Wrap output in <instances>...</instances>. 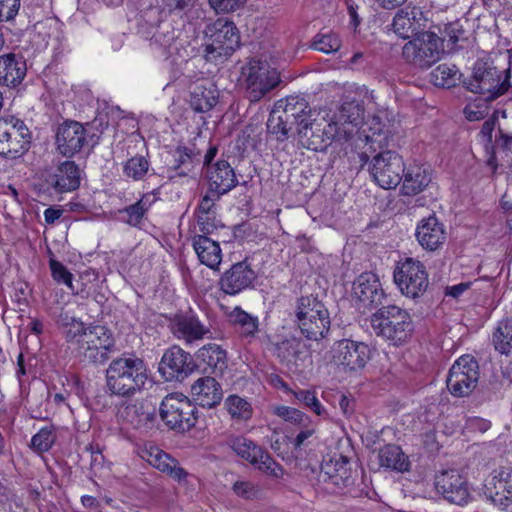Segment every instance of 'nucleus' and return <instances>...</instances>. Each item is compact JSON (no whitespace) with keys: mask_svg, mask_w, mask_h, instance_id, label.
Returning <instances> with one entry per match:
<instances>
[{"mask_svg":"<svg viewBox=\"0 0 512 512\" xmlns=\"http://www.w3.org/2000/svg\"><path fill=\"white\" fill-rule=\"evenodd\" d=\"M330 353L335 364L342 365L349 370H358L364 368L369 361L371 350L363 342L342 339L334 343Z\"/></svg>","mask_w":512,"mask_h":512,"instance_id":"nucleus-18","label":"nucleus"},{"mask_svg":"<svg viewBox=\"0 0 512 512\" xmlns=\"http://www.w3.org/2000/svg\"><path fill=\"white\" fill-rule=\"evenodd\" d=\"M485 487L494 503L508 506L512 502V468L501 467L495 470Z\"/></svg>","mask_w":512,"mask_h":512,"instance_id":"nucleus-26","label":"nucleus"},{"mask_svg":"<svg viewBox=\"0 0 512 512\" xmlns=\"http://www.w3.org/2000/svg\"><path fill=\"white\" fill-rule=\"evenodd\" d=\"M379 462L382 467L390 468L399 472L407 471L409 461L401 448L394 444L384 446L379 451Z\"/></svg>","mask_w":512,"mask_h":512,"instance_id":"nucleus-40","label":"nucleus"},{"mask_svg":"<svg viewBox=\"0 0 512 512\" xmlns=\"http://www.w3.org/2000/svg\"><path fill=\"white\" fill-rule=\"evenodd\" d=\"M393 276L402 294L413 299L422 296L429 285L425 266L413 258L398 262Z\"/></svg>","mask_w":512,"mask_h":512,"instance_id":"nucleus-14","label":"nucleus"},{"mask_svg":"<svg viewBox=\"0 0 512 512\" xmlns=\"http://www.w3.org/2000/svg\"><path fill=\"white\" fill-rule=\"evenodd\" d=\"M209 5L217 13H229L243 7L246 0H208Z\"/></svg>","mask_w":512,"mask_h":512,"instance_id":"nucleus-58","label":"nucleus"},{"mask_svg":"<svg viewBox=\"0 0 512 512\" xmlns=\"http://www.w3.org/2000/svg\"><path fill=\"white\" fill-rule=\"evenodd\" d=\"M341 127L337 122L324 117H313L295 130L298 144L311 151L324 152L340 137Z\"/></svg>","mask_w":512,"mask_h":512,"instance_id":"nucleus-9","label":"nucleus"},{"mask_svg":"<svg viewBox=\"0 0 512 512\" xmlns=\"http://www.w3.org/2000/svg\"><path fill=\"white\" fill-rule=\"evenodd\" d=\"M245 95L250 102H258L281 82L280 74L266 61L251 59L243 68Z\"/></svg>","mask_w":512,"mask_h":512,"instance_id":"nucleus-8","label":"nucleus"},{"mask_svg":"<svg viewBox=\"0 0 512 512\" xmlns=\"http://www.w3.org/2000/svg\"><path fill=\"white\" fill-rule=\"evenodd\" d=\"M208 234L193 237V248L199 261L212 270H218L222 261V251L217 241L210 239Z\"/></svg>","mask_w":512,"mask_h":512,"instance_id":"nucleus-30","label":"nucleus"},{"mask_svg":"<svg viewBox=\"0 0 512 512\" xmlns=\"http://www.w3.org/2000/svg\"><path fill=\"white\" fill-rule=\"evenodd\" d=\"M221 196L208 188L206 194L201 198L197 208V224L201 233L210 234L216 228L212 220L216 214V202L220 200Z\"/></svg>","mask_w":512,"mask_h":512,"instance_id":"nucleus-34","label":"nucleus"},{"mask_svg":"<svg viewBox=\"0 0 512 512\" xmlns=\"http://www.w3.org/2000/svg\"><path fill=\"white\" fill-rule=\"evenodd\" d=\"M479 366L470 355L460 357L450 368L447 377V387L451 394L457 397L468 396L477 386Z\"/></svg>","mask_w":512,"mask_h":512,"instance_id":"nucleus-15","label":"nucleus"},{"mask_svg":"<svg viewBox=\"0 0 512 512\" xmlns=\"http://www.w3.org/2000/svg\"><path fill=\"white\" fill-rule=\"evenodd\" d=\"M177 37L176 30L170 23H162L157 27L150 41L151 44L170 49Z\"/></svg>","mask_w":512,"mask_h":512,"instance_id":"nucleus-50","label":"nucleus"},{"mask_svg":"<svg viewBox=\"0 0 512 512\" xmlns=\"http://www.w3.org/2000/svg\"><path fill=\"white\" fill-rule=\"evenodd\" d=\"M312 47L318 51L329 54L336 52L341 47V41L336 34H318L314 37Z\"/></svg>","mask_w":512,"mask_h":512,"instance_id":"nucleus-53","label":"nucleus"},{"mask_svg":"<svg viewBox=\"0 0 512 512\" xmlns=\"http://www.w3.org/2000/svg\"><path fill=\"white\" fill-rule=\"evenodd\" d=\"M434 484L437 492L450 503L462 506L468 503L471 497L466 478L456 469L437 473Z\"/></svg>","mask_w":512,"mask_h":512,"instance_id":"nucleus-17","label":"nucleus"},{"mask_svg":"<svg viewBox=\"0 0 512 512\" xmlns=\"http://www.w3.org/2000/svg\"><path fill=\"white\" fill-rule=\"evenodd\" d=\"M375 334L393 345L405 343L414 330L409 313L396 305L383 306L371 316Z\"/></svg>","mask_w":512,"mask_h":512,"instance_id":"nucleus-4","label":"nucleus"},{"mask_svg":"<svg viewBox=\"0 0 512 512\" xmlns=\"http://www.w3.org/2000/svg\"><path fill=\"white\" fill-rule=\"evenodd\" d=\"M228 445L239 457L249 462L260 472L274 479L283 477V467L272 458L266 449L254 441L243 436H237L229 439Z\"/></svg>","mask_w":512,"mask_h":512,"instance_id":"nucleus-11","label":"nucleus"},{"mask_svg":"<svg viewBox=\"0 0 512 512\" xmlns=\"http://www.w3.org/2000/svg\"><path fill=\"white\" fill-rule=\"evenodd\" d=\"M206 178L208 188L221 195L227 194L238 184L236 173L226 160H218L209 166Z\"/></svg>","mask_w":512,"mask_h":512,"instance_id":"nucleus-25","label":"nucleus"},{"mask_svg":"<svg viewBox=\"0 0 512 512\" xmlns=\"http://www.w3.org/2000/svg\"><path fill=\"white\" fill-rule=\"evenodd\" d=\"M197 368L190 353L179 346L167 349L159 363L158 370L166 381L182 382Z\"/></svg>","mask_w":512,"mask_h":512,"instance_id":"nucleus-16","label":"nucleus"},{"mask_svg":"<svg viewBox=\"0 0 512 512\" xmlns=\"http://www.w3.org/2000/svg\"><path fill=\"white\" fill-rule=\"evenodd\" d=\"M274 413L285 421L293 424H303L308 420V417L303 412L293 407L277 406L274 409Z\"/></svg>","mask_w":512,"mask_h":512,"instance_id":"nucleus-56","label":"nucleus"},{"mask_svg":"<svg viewBox=\"0 0 512 512\" xmlns=\"http://www.w3.org/2000/svg\"><path fill=\"white\" fill-rule=\"evenodd\" d=\"M49 265L53 279L58 284L66 285L72 292H74V287L72 283L73 274L69 272L68 269L61 262L55 259H50Z\"/></svg>","mask_w":512,"mask_h":512,"instance_id":"nucleus-55","label":"nucleus"},{"mask_svg":"<svg viewBox=\"0 0 512 512\" xmlns=\"http://www.w3.org/2000/svg\"><path fill=\"white\" fill-rule=\"evenodd\" d=\"M210 42L205 45L204 58L215 64L223 63L240 47V35L232 21L217 19L206 29Z\"/></svg>","mask_w":512,"mask_h":512,"instance_id":"nucleus-7","label":"nucleus"},{"mask_svg":"<svg viewBox=\"0 0 512 512\" xmlns=\"http://www.w3.org/2000/svg\"><path fill=\"white\" fill-rule=\"evenodd\" d=\"M81 170L74 161L66 160L60 163L46 178L49 188L62 194L79 188Z\"/></svg>","mask_w":512,"mask_h":512,"instance_id":"nucleus-22","label":"nucleus"},{"mask_svg":"<svg viewBox=\"0 0 512 512\" xmlns=\"http://www.w3.org/2000/svg\"><path fill=\"white\" fill-rule=\"evenodd\" d=\"M229 318L242 337H255L259 327L258 317L247 313L241 307H235L229 314Z\"/></svg>","mask_w":512,"mask_h":512,"instance_id":"nucleus-42","label":"nucleus"},{"mask_svg":"<svg viewBox=\"0 0 512 512\" xmlns=\"http://www.w3.org/2000/svg\"><path fill=\"white\" fill-rule=\"evenodd\" d=\"M55 441L53 426L43 427L31 439V447L37 452L48 451Z\"/></svg>","mask_w":512,"mask_h":512,"instance_id":"nucleus-52","label":"nucleus"},{"mask_svg":"<svg viewBox=\"0 0 512 512\" xmlns=\"http://www.w3.org/2000/svg\"><path fill=\"white\" fill-rule=\"evenodd\" d=\"M430 171L423 166L410 167L403 173L401 191L403 195L412 196L422 192L431 182Z\"/></svg>","mask_w":512,"mask_h":512,"instance_id":"nucleus-37","label":"nucleus"},{"mask_svg":"<svg viewBox=\"0 0 512 512\" xmlns=\"http://www.w3.org/2000/svg\"><path fill=\"white\" fill-rule=\"evenodd\" d=\"M353 296L359 310H371L382 304L385 298L379 278L372 272L362 273L353 283Z\"/></svg>","mask_w":512,"mask_h":512,"instance_id":"nucleus-19","label":"nucleus"},{"mask_svg":"<svg viewBox=\"0 0 512 512\" xmlns=\"http://www.w3.org/2000/svg\"><path fill=\"white\" fill-rule=\"evenodd\" d=\"M169 327L176 338L183 339L187 343L202 340L210 333L209 327L192 313L176 314L171 319Z\"/></svg>","mask_w":512,"mask_h":512,"instance_id":"nucleus-23","label":"nucleus"},{"mask_svg":"<svg viewBox=\"0 0 512 512\" xmlns=\"http://www.w3.org/2000/svg\"><path fill=\"white\" fill-rule=\"evenodd\" d=\"M415 236L420 246L427 251L438 250L447 238L443 223L434 215L423 218L418 223Z\"/></svg>","mask_w":512,"mask_h":512,"instance_id":"nucleus-24","label":"nucleus"},{"mask_svg":"<svg viewBox=\"0 0 512 512\" xmlns=\"http://www.w3.org/2000/svg\"><path fill=\"white\" fill-rule=\"evenodd\" d=\"M162 3L169 12H183L193 6L192 0H162Z\"/></svg>","mask_w":512,"mask_h":512,"instance_id":"nucleus-60","label":"nucleus"},{"mask_svg":"<svg viewBox=\"0 0 512 512\" xmlns=\"http://www.w3.org/2000/svg\"><path fill=\"white\" fill-rule=\"evenodd\" d=\"M497 123L496 117H491L487 119L483 124L482 128L480 130V135L484 140H486L488 143L492 142V134L495 129Z\"/></svg>","mask_w":512,"mask_h":512,"instance_id":"nucleus-61","label":"nucleus"},{"mask_svg":"<svg viewBox=\"0 0 512 512\" xmlns=\"http://www.w3.org/2000/svg\"><path fill=\"white\" fill-rule=\"evenodd\" d=\"M154 201L155 197L152 194L142 195L134 204L118 210V214L121 215L120 220L131 227L141 228L143 220Z\"/></svg>","mask_w":512,"mask_h":512,"instance_id":"nucleus-36","label":"nucleus"},{"mask_svg":"<svg viewBox=\"0 0 512 512\" xmlns=\"http://www.w3.org/2000/svg\"><path fill=\"white\" fill-rule=\"evenodd\" d=\"M31 134L24 122L14 116L0 118V156L16 159L25 154Z\"/></svg>","mask_w":512,"mask_h":512,"instance_id":"nucleus-13","label":"nucleus"},{"mask_svg":"<svg viewBox=\"0 0 512 512\" xmlns=\"http://www.w3.org/2000/svg\"><path fill=\"white\" fill-rule=\"evenodd\" d=\"M232 492L239 498L253 501L261 496V488L252 481L237 479L231 487Z\"/></svg>","mask_w":512,"mask_h":512,"instance_id":"nucleus-48","label":"nucleus"},{"mask_svg":"<svg viewBox=\"0 0 512 512\" xmlns=\"http://www.w3.org/2000/svg\"><path fill=\"white\" fill-rule=\"evenodd\" d=\"M60 319L65 326V340L81 361L103 365L117 351L113 332L106 326L86 325L67 314H61Z\"/></svg>","mask_w":512,"mask_h":512,"instance_id":"nucleus-1","label":"nucleus"},{"mask_svg":"<svg viewBox=\"0 0 512 512\" xmlns=\"http://www.w3.org/2000/svg\"><path fill=\"white\" fill-rule=\"evenodd\" d=\"M86 129L77 121H65L56 132V145L60 154L72 157L80 152L86 143Z\"/></svg>","mask_w":512,"mask_h":512,"instance_id":"nucleus-21","label":"nucleus"},{"mask_svg":"<svg viewBox=\"0 0 512 512\" xmlns=\"http://www.w3.org/2000/svg\"><path fill=\"white\" fill-rule=\"evenodd\" d=\"M280 107H282V100L275 105L268 117L267 131L275 136L277 141L284 142L289 138L294 125L289 120H285Z\"/></svg>","mask_w":512,"mask_h":512,"instance_id":"nucleus-38","label":"nucleus"},{"mask_svg":"<svg viewBox=\"0 0 512 512\" xmlns=\"http://www.w3.org/2000/svg\"><path fill=\"white\" fill-rule=\"evenodd\" d=\"M295 316L301 334L308 340L319 341L326 337L330 330L329 311L317 296L308 295L298 298Z\"/></svg>","mask_w":512,"mask_h":512,"instance_id":"nucleus-5","label":"nucleus"},{"mask_svg":"<svg viewBox=\"0 0 512 512\" xmlns=\"http://www.w3.org/2000/svg\"><path fill=\"white\" fill-rule=\"evenodd\" d=\"M125 414L128 421L135 427L150 422L154 419V413L145 411L142 404H133L125 408Z\"/></svg>","mask_w":512,"mask_h":512,"instance_id":"nucleus-54","label":"nucleus"},{"mask_svg":"<svg viewBox=\"0 0 512 512\" xmlns=\"http://www.w3.org/2000/svg\"><path fill=\"white\" fill-rule=\"evenodd\" d=\"M303 346L300 339L291 336L276 342L274 351L282 363L296 365L302 354Z\"/></svg>","mask_w":512,"mask_h":512,"instance_id":"nucleus-41","label":"nucleus"},{"mask_svg":"<svg viewBox=\"0 0 512 512\" xmlns=\"http://www.w3.org/2000/svg\"><path fill=\"white\" fill-rule=\"evenodd\" d=\"M339 407L345 416H350L354 411L353 400L345 394H341L339 399Z\"/></svg>","mask_w":512,"mask_h":512,"instance_id":"nucleus-63","label":"nucleus"},{"mask_svg":"<svg viewBox=\"0 0 512 512\" xmlns=\"http://www.w3.org/2000/svg\"><path fill=\"white\" fill-rule=\"evenodd\" d=\"M105 376L111 394L121 397H129L140 391L148 378L143 360L135 356L113 359Z\"/></svg>","mask_w":512,"mask_h":512,"instance_id":"nucleus-2","label":"nucleus"},{"mask_svg":"<svg viewBox=\"0 0 512 512\" xmlns=\"http://www.w3.org/2000/svg\"><path fill=\"white\" fill-rule=\"evenodd\" d=\"M225 405L233 420L245 422L252 417L253 408L251 404L238 395H230L226 399Z\"/></svg>","mask_w":512,"mask_h":512,"instance_id":"nucleus-45","label":"nucleus"},{"mask_svg":"<svg viewBox=\"0 0 512 512\" xmlns=\"http://www.w3.org/2000/svg\"><path fill=\"white\" fill-rule=\"evenodd\" d=\"M61 215V209L49 207L44 211V219L47 224H53L56 220H58L61 217Z\"/></svg>","mask_w":512,"mask_h":512,"instance_id":"nucleus-64","label":"nucleus"},{"mask_svg":"<svg viewBox=\"0 0 512 512\" xmlns=\"http://www.w3.org/2000/svg\"><path fill=\"white\" fill-rule=\"evenodd\" d=\"M160 416L173 430L188 431L195 426L198 410L183 394H169L161 402Z\"/></svg>","mask_w":512,"mask_h":512,"instance_id":"nucleus-12","label":"nucleus"},{"mask_svg":"<svg viewBox=\"0 0 512 512\" xmlns=\"http://www.w3.org/2000/svg\"><path fill=\"white\" fill-rule=\"evenodd\" d=\"M495 145L502 150L512 152V135H509L499 129L498 136H496L495 139Z\"/></svg>","mask_w":512,"mask_h":512,"instance_id":"nucleus-62","label":"nucleus"},{"mask_svg":"<svg viewBox=\"0 0 512 512\" xmlns=\"http://www.w3.org/2000/svg\"><path fill=\"white\" fill-rule=\"evenodd\" d=\"M444 39L432 31L420 32L403 47V57L420 69H428L441 59Z\"/></svg>","mask_w":512,"mask_h":512,"instance_id":"nucleus-10","label":"nucleus"},{"mask_svg":"<svg viewBox=\"0 0 512 512\" xmlns=\"http://www.w3.org/2000/svg\"><path fill=\"white\" fill-rule=\"evenodd\" d=\"M201 151L193 145L192 147L178 146L174 152V164L172 168L178 171L179 176H186L190 173L196 162H200Z\"/></svg>","mask_w":512,"mask_h":512,"instance_id":"nucleus-39","label":"nucleus"},{"mask_svg":"<svg viewBox=\"0 0 512 512\" xmlns=\"http://www.w3.org/2000/svg\"><path fill=\"white\" fill-rule=\"evenodd\" d=\"M295 397L299 402H301L305 407L309 408L317 416L322 418L328 417L327 410L320 403L314 391L299 390L295 392Z\"/></svg>","mask_w":512,"mask_h":512,"instance_id":"nucleus-51","label":"nucleus"},{"mask_svg":"<svg viewBox=\"0 0 512 512\" xmlns=\"http://www.w3.org/2000/svg\"><path fill=\"white\" fill-rule=\"evenodd\" d=\"M217 102L212 89L197 85L191 92L190 106L195 112L203 113L211 110Z\"/></svg>","mask_w":512,"mask_h":512,"instance_id":"nucleus-44","label":"nucleus"},{"mask_svg":"<svg viewBox=\"0 0 512 512\" xmlns=\"http://www.w3.org/2000/svg\"><path fill=\"white\" fill-rule=\"evenodd\" d=\"M458 69L455 65L440 64L430 74L431 81L438 87H452L456 84Z\"/></svg>","mask_w":512,"mask_h":512,"instance_id":"nucleus-47","label":"nucleus"},{"mask_svg":"<svg viewBox=\"0 0 512 512\" xmlns=\"http://www.w3.org/2000/svg\"><path fill=\"white\" fill-rule=\"evenodd\" d=\"M196 356L213 370L222 371L226 367V351L217 344L210 343L201 347Z\"/></svg>","mask_w":512,"mask_h":512,"instance_id":"nucleus-43","label":"nucleus"},{"mask_svg":"<svg viewBox=\"0 0 512 512\" xmlns=\"http://www.w3.org/2000/svg\"><path fill=\"white\" fill-rule=\"evenodd\" d=\"M148 462L178 482L184 481L188 476V473L179 465L177 459L158 448L151 449Z\"/></svg>","mask_w":512,"mask_h":512,"instance_id":"nucleus-33","label":"nucleus"},{"mask_svg":"<svg viewBox=\"0 0 512 512\" xmlns=\"http://www.w3.org/2000/svg\"><path fill=\"white\" fill-rule=\"evenodd\" d=\"M256 273L247 259L233 264L219 279L218 285L227 295H237L253 286Z\"/></svg>","mask_w":512,"mask_h":512,"instance_id":"nucleus-20","label":"nucleus"},{"mask_svg":"<svg viewBox=\"0 0 512 512\" xmlns=\"http://www.w3.org/2000/svg\"><path fill=\"white\" fill-rule=\"evenodd\" d=\"M422 14L420 8L417 7H413L410 11L399 10L392 23L394 32L403 39L414 38L420 33Z\"/></svg>","mask_w":512,"mask_h":512,"instance_id":"nucleus-31","label":"nucleus"},{"mask_svg":"<svg viewBox=\"0 0 512 512\" xmlns=\"http://www.w3.org/2000/svg\"><path fill=\"white\" fill-rule=\"evenodd\" d=\"M349 459L340 456L321 465L320 477L323 481L331 480L337 486L348 487L353 484L351 468L348 467Z\"/></svg>","mask_w":512,"mask_h":512,"instance_id":"nucleus-32","label":"nucleus"},{"mask_svg":"<svg viewBox=\"0 0 512 512\" xmlns=\"http://www.w3.org/2000/svg\"><path fill=\"white\" fill-rule=\"evenodd\" d=\"M149 169V162L144 156H135L126 161L124 174L135 181L143 179Z\"/></svg>","mask_w":512,"mask_h":512,"instance_id":"nucleus-49","label":"nucleus"},{"mask_svg":"<svg viewBox=\"0 0 512 512\" xmlns=\"http://www.w3.org/2000/svg\"><path fill=\"white\" fill-rule=\"evenodd\" d=\"M364 114L363 102L347 95L344 97L333 122H337L338 127L340 125L343 126L341 131H343L345 138H349L354 133V130L353 128L346 129L345 125L350 124L352 127H358L363 122Z\"/></svg>","mask_w":512,"mask_h":512,"instance_id":"nucleus-27","label":"nucleus"},{"mask_svg":"<svg viewBox=\"0 0 512 512\" xmlns=\"http://www.w3.org/2000/svg\"><path fill=\"white\" fill-rule=\"evenodd\" d=\"M194 400L202 407L213 408L223 398L221 385L213 377H201L191 386Z\"/></svg>","mask_w":512,"mask_h":512,"instance_id":"nucleus-28","label":"nucleus"},{"mask_svg":"<svg viewBox=\"0 0 512 512\" xmlns=\"http://www.w3.org/2000/svg\"><path fill=\"white\" fill-rule=\"evenodd\" d=\"M26 72L23 56L14 53L0 56V84L15 87L22 82Z\"/></svg>","mask_w":512,"mask_h":512,"instance_id":"nucleus-29","label":"nucleus"},{"mask_svg":"<svg viewBox=\"0 0 512 512\" xmlns=\"http://www.w3.org/2000/svg\"><path fill=\"white\" fill-rule=\"evenodd\" d=\"M281 112L285 116V120H289L294 126L301 127L304 122L313 118L309 104L304 98L298 96L287 97L285 103L282 101Z\"/></svg>","mask_w":512,"mask_h":512,"instance_id":"nucleus-35","label":"nucleus"},{"mask_svg":"<svg viewBox=\"0 0 512 512\" xmlns=\"http://www.w3.org/2000/svg\"><path fill=\"white\" fill-rule=\"evenodd\" d=\"M445 34L448 37V42L451 43L453 47L468 39L467 31L459 21L447 24L445 26Z\"/></svg>","mask_w":512,"mask_h":512,"instance_id":"nucleus-57","label":"nucleus"},{"mask_svg":"<svg viewBox=\"0 0 512 512\" xmlns=\"http://www.w3.org/2000/svg\"><path fill=\"white\" fill-rule=\"evenodd\" d=\"M510 70H499L492 63L477 61L472 75L464 80L467 90L480 94L485 101H494L510 87Z\"/></svg>","mask_w":512,"mask_h":512,"instance_id":"nucleus-6","label":"nucleus"},{"mask_svg":"<svg viewBox=\"0 0 512 512\" xmlns=\"http://www.w3.org/2000/svg\"><path fill=\"white\" fill-rule=\"evenodd\" d=\"M20 8V0H0V21L13 19Z\"/></svg>","mask_w":512,"mask_h":512,"instance_id":"nucleus-59","label":"nucleus"},{"mask_svg":"<svg viewBox=\"0 0 512 512\" xmlns=\"http://www.w3.org/2000/svg\"><path fill=\"white\" fill-rule=\"evenodd\" d=\"M493 344L497 351L508 355L512 349V320H502L499 322L496 331L493 334Z\"/></svg>","mask_w":512,"mask_h":512,"instance_id":"nucleus-46","label":"nucleus"},{"mask_svg":"<svg viewBox=\"0 0 512 512\" xmlns=\"http://www.w3.org/2000/svg\"><path fill=\"white\" fill-rule=\"evenodd\" d=\"M359 169L367 170L375 183L383 189L396 188L402 181L405 165L403 158L395 151L387 150L373 157L367 152L357 153Z\"/></svg>","mask_w":512,"mask_h":512,"instance_id":"nucleus-3","label":"nucleus"}]
</instances>
